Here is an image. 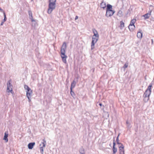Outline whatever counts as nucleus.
<instances>
[{"label":"nucleus","instance_id":"f8f14e48","mask_svg":"<svg viewBox=\"0 0 154 154\" xmlns=\"http://www.w3.org/2000/svg\"><path fill=\"white\" fill-rule=\"evenodd\" d=\"M35 142H31L29 143L28 144V148L29 149H32L34 146L35 145Z\"/></svg>","mask_w":154,"mask_h":154},{"label":"nucleus","instance_id":"473e14b6","mask_svg":"<svg viewBox=\"0 0 154 154\" xmlns=\"http://www.w3.org/2000/svg\"><path fill=\"white\" fill-rule=\"evenodd\" d=\"M0 11H1V12H3V14H4V12H5V11H4L3 9H1V8H0Z\"/></svg>","mask_w":154,"mask_h":154},{"label":"nucleus","instance_id":"2f4dec72","mask_svg":"<svg viewBox=\"0 0 154 154\" xmlns=\"http://www.w3.org/2000/svg\"><path fill=\"white\" fill-rule=\"evenodd\" d=\"M27 97L29 101V102H30L31 101V100L30 99V98L31 97V96H27Z\"/></svg>","mask_w":154,"mask_h":154},{"label":"nucleus","instance_id":"f3484780","mask_svg":"<svg viewBox=\"0 0 154 154\" xmlns=\"http://www.w3.org/2000/svg\"><path fill=\"white\" fill-rule=\"evenodd\" d=\"M106 11H110L112 10V6L110 4H107L106 5Z\"/></svg>","mask_w":154,"mask_h":154},{"label":"nucleus","instance_id":"aec40b11","mask_svg":"<svg viewBox=\"0 0 154 154\" xmlns=\"http://www.w3.org/2000/svg\"><path fill=\"white\" fill-rule=\"evenodd\" d=\"M93 32L94 34V36H99L98 34L97 31L95 29H92Z\"/></svg>","mask_w":154,"mask_h":154},{"label":"nucleus","instance_id":"a211bd4d","mask_svg":"<svg viewBox=\"0 0 154 154\" xmlns=\"http://www.w3.org/2000/svg\"><path fill=\"white\" fill-rule=\"evenodd\" d=\"M70 93L71 95L73 97V98L74 99H75L76 97L75 94L74 92H73V91L72 90V89H70Z\"/></svg>","mask_w":154,"mask_h":154},{"label":"nucleus","instance_id":"58836bf2","mask_svg":"<svg viewBox=\"0 0 154 154\" xmlns=\"http://www.w3.org/2000/svg\"><path fill=\"white\" fill-rule=\"evenodd\" d=\"M81 154H85V153H82Z\"/></svg>","mask_w":154,"mask_h":154},{"label":"nucleus","instance_id":"9b49d317","mask_svg":"<svg viewBox=\"0 0 154 154\" xmlns=\"http://www.w3.org/2000/svg\"><path fill=\"white\" fill-rule=\"evenodd\" d=\"M151 11H149L148 13L142 16L143 17H144V18L145 20L148 19L149 17L151 14Z\"/></svg>","mask_w":154,"mask_h":154},{"label":"nucleus","instance_id":"f03ea898","mask_svg":"<svg viewBox=\"0 0 154 154\" xmlns=\"http://www.w3.org/2000/svg\"><path fill=\"white\" fill-rule=\"evenodd\" d=\"M66 47V44L65 42H64L60 50L61 57L63 62L65 63H67L66 59L67 57V56L65 54Z\"/></svg>","mask_w":154,"mask_h":154},{"label":"nucleus","instance_id":"4c0bfd02","mask_svg":"<svg viewBox=\"0 0 154 154\" xmlns=\"http://www.w3.org/2000/svg\"><path fill=\"white\" fill-rule=\"evenodd\" d=\"M126 124H128V121H127L126 122Z\"/></svg>","mask_w":154,"mask_h":154},{"label":"nucleus","instance_id":"ea45409f","mask_svg":"<svg viewBox=\"0 0 154 154\" xmlns=\"http://www.w3.org/2000/svg\"><path fill=\"white\" fill-rule=\"evenodd\" d=\"M135 21H136V19H135Z\"/></svg>","mask_w":154,"mask_h":154},{"label":"nucleus","instance_id":"423d86ee","mask_svg":"<svg viewBox=\"0 0 154 154\" xmlns=\"http://www.w3.org/2000/svg\"><path fill=\"white\" fill-rule=\"evenodd\" d=\"M43 142L42 143V144L40 145V151L42 154H43L44 149L43 148L45 147L46 145V141L45 139L42 140Z\"/></svg>","mask_w":154,"mask_h":154},{"label":"nucleus","instance_id":"412c9836","mask_svg":"<svg viewBox=\"0 0 154 154\" xmlns=\"http://www.w3.org/2000/svg\"><path fill=\"white\" fill-rule=\"evenodd\" d=\"M135 23V19L134 18L133 20H132L130 23V24L129 26H130V27L131 26H135L134 25Z\"/></svg>","mask_w":154,"mask_h":154},{"label":"nucleus","instance_id":"ddd939ff","mask_svg":"<svg viewBox=\"0 0 154 154\" xmlns=\"http://www.w3.org/2000/svg\"><path fill=\"white\" fill-rule=\"evenodd\" d=\"M141 31L142 30H140V31L138 32L137 33V36L139 39L141 38L143 36V33Z\"/></svg>","mask_w":154,"mask_h":154},{"label":"nucleus","instance_id":"20e7f679","mask_svg":"<svg viewBox=\"0 0 154 154\" xmlns=\"http://www.w3.org/2000/svg\"><path fill=\"white\" fill-rule=\"evenodd\" d=\"M99 38V36H94V35L92 36L91 45V50H93L94 48L95 44L98 40Z\"/></svg>","mask_w":154,"mask_h":154},{"label":"nucleus","instance_id":"bb28decb","mask_svg":"<svg viewBox=\"0 0 154 154\" xmlns=\"http://www.w3.org/2000/svg\"><path fill=\"white\" fill-rule=\"evenodd\" d=\"M79 152L80 154L82 152L85 153L84 149L82 148L79 149Z\"/></svg>","mask_w":154,"mask_h":154},{"label":"nucleus","instance_id":"393cba45","mask_svg":"<svg viewBox=\"0 0 154 154\" xmlns=\"http://www.w3.org/2000/svg\"><path fill=\"white\" fill-rule=\"evenodd\" d=\"M120 25L121 27H124V23L122 21H120Z\"/></svg>","mask_w":154,"mask_h":154},{"label":"nucleus","instance_id":"f704fd0d","mask_svg":"<svg viewBox=\"0 0 154 154\" xmlns=\"http://www.w3.org/2000/svg\"><path fill=\"white\" fill-rule=\"evenodd\" d=\"M4 22H3V21H2V22H1V24H0L1 26H2V25H3V24Z\"/></svg>","mask_w":154,"mask_h":154},{"label":"nucleus","instance_id":"a878e982","mask_svg":"<svg viewBox=\"0 0 154 154\" xmlns=\"http://www.w3.org/2000/svg\"><path fill=\"white\" fill-rule=\"evenodd\" d=\"M4 19L3 20V22H5V21L7 20V17H6V14L5 12H4Z\"/></svg>","mask_w":154,"mask_h":154},{"label":"nucleus","instance_id":"6ab92c4d","mask_svg":"<svg viewBox=\"0 0 154 154\" xmlns=\"http://www.w3.org/2000/svg\"><path fill=\"white\" fill-rule=\"evenodd\" d=\"M120 134V133H119L118 134V136H117L116 139V141L117 142V143L118 144L120 145V146H122V145H123L122 143H119V136Z\"/></svg>","mask_w":154,"mask_h":154},{"label":"nucleus","instance_id":"f257e3e1","mask_svg":"<svg viewBox=\"0 0 154 154\" xmlns=\"http://www.w3.org/2000/svg\"><path fill=\"white\" fill-rule=\"evenodd\" d=\"M152 87V84L151 83L149 84L143 94V100L145 103L147 102L149 100V96L152 92L151 88Z\"/></svg>","mask_w":154,"mask_h":154},{"label":"nucleus","instance_id":"0eeeda50","mask_svg":"<svg viewBox=\"0 0 154 154\" xmlns=\"http://www.w3.org/2000/svg\"><path fill=\"white\" fill-rule=\"evenodd\" d=\"M115 12V11L114 10L106 11V16L107 17H110Z\"/></svg>","mask_w":154,"mask_h":154},{"label":"nucleus","instance_id":"c9c22d12","mask_svg":"<svg viewBox=\"0 0 154 154\" xmlns=\"http://www.w3.org/2000/svg\"><path fill=\"white\" fill-rule=\"evenodd\" d=\"M99 105L100 106H102V104L101 103H100L99 104Z\"/></svg>","mask_w":154,"mask_h":154},{"label":"nucleus","instance_id":"2eb2a0df","mask_svg":"<svg viewBox=\"0 0 154 154\" xmlns=\"http://www.w3.org/2000/svg\"><path fill=\"white\" fill-rule=\"evenodd\" d=\"M76 84V82L74 80H73L72 82L71 83L70 89L72 90V88H74Z\"/></svg>","mask_w":154,"mask_h":154},{"label":"nucleus","instance_id":"e433bc0d","mask_svg":"<svg viewBox=\"0 0 154 154\" xmlns=\"http://www.w3.org/2000/svg\"><path fill=\"white\" fill-rule=\"evenodd\" d=\"M152 44L153 43V40L152 39H151Z\"/></svg>","mask_w":154,"mask_h":154},{"label":"nucleus","instance_id":"4468645a","mask_svg":"<svg viewBox=\"0 0 154 154\" xmlns=\"http://www.w3.org/2000/svg\"><path fill=\"white\" fill-rule=\"evenodd\" d=\"M26 96H31V94L32 93V91L30 88L28 90L26 91Z\"/></svg>","mask_w":154,"mask_h":154},{"label":"nucleus","instance_id":"6e6552de","mask_svg":"<svg viewBox=\"0 0 154 154\" xmlns=\"http://www.w3.org/2000/svg\"><path fill=\"white\" fill-rule=\"evenodd\" d=\"M119 154H125L124 146L123 145L119 146Z\"/></svg>","mask_w":154,"mask_h":154},{"label":"nucleus","instance_id":"c756f323","mask_svg":"<svg viewBox=\"0 0 154 154\" xmlns=\"http://www.w3.org/2000/svg\"><path fill=\"white\" fill-rule=\"evenodd\" d=\"M128 66V64H126V63H125V65H124V66L123 67V68L124 69H125Z\"/></svg>","mask_w":154,"mask_h":154},{"label":"nucleus","instance_id":"7ed1b4c3","mask_svg":"<svg viewBox=\"0 0 154 154\" xmlns=\"http://www.w3.org/2000/svg\"><path fill=\"white\" fill-rule=\"evenodd\" d=\"M48 8V14H51L52 11L55 8L56 3L52 2H49Z\"/></svg>","mask_w":154,"mask_h":154},{"label":"nucleus","instance_id":"9d476101","mask_svg":"<svg viewBox=\"0 0 154 154\" xmlns=\"http://www.w3.org/2000/svg\"><path fill=\"white\" fill-rule=\"evenodd\" d=\"M28 14L29 15V18L31 20V21L32 22L35 21V20L33 19L32 14V11L30 10L29 11Z\"/></svg>","mask_w":154,"mask_h":154},{"label":"nucleus","instance_id":"39448f33","mask_svg":"<svg viewBox=\"0 0 154 154\" xmlns=\"http://www.w3.org/2000/svg\"><path fill=\"white\" fill-rule=\"evenodd\" d=\"M11 80H9L8 81L7 84V91L8 92H10L11 93H12L13 92L12 90V87L13 86L11 83Z\"/></svg>","mask_w":154,"mask_h":154},{"label":"nucleus","instance_id":"dca6fc26","mask_svg":"<svg viewBox=\"0 0 154 154\" xmlns=\"http://www.w3.org/2000/svg\"><path fill=\"white\" fill-rule=\"evenodd\" d=\"M8 132H5V135L3 139L5 140L6 142H7L8 141Z\"/></svg>","mask_w":154,"mask_h":154},{"label":"nucleus","instance_id":"7c9ffc66","mask_svg":"<svg viewBox=\"0 0 154 154\" xmlns=\"http://www.w3.org/2000/svg\"><path fill=\"white\" fill-rule=\"evenodd\" d=\"M56 0H49V2H52L54 3H56Z\"/></svg>","mask_w":154,"mask_h":154},{"label":"nucleus","instance_id":"5701e85b","mask_svg":"<svg viewBox=\"0 0 154 154\" xmlns=\"http://www.w3.org/2000/svg\"><path fill=\"white\" fill-rule=\"evenodd\" d=\"M128 27L129 30L131 32L133 31L135 29V26H132L130 27V26H129Z\"/></svg>","mask_w":154,"mask_h":154},{"label":"nucleus","instance_id":"72a5a7b5","mask_svg":"<svg viewBox=\"0 0 154 154\" xmlns=\"http://www.w3.org/2000/svg\"><path fill=\"white\" fill-rule=\"evenodd\" d=\"M78 18V16H76V17H75V20H77Z\"/></svg>","mask_w":154,"mask_h":154},{"label":"nucleus","instance_id":"c85d7f7f","mask_svg":"<svg viewBox=\"0 0 154 154\" xmlns=\"http://www.w3.org/2000/svg\"><path fill=\"white\" fill-rule=\"evenodd\" d=\"M149 9V11H152V10L153 9V6L152 5H150Z\"/></svg>","mask_w":154,"mask_h":154},{"label":"nucleus","instance_id":"4be33fe9","mask_svg":"<svg viewBox=\"0 0 154 154\" xmlns=\"http://www.w3.org/2000/svg\"><path fill=\"white\" fill-rule=\"evenodd\" d=\"M100 7L102 8H105L106 7V3L104 2H102L100 4Z\"/></svg>","mask_w":154,"mask_h":154},{"label":"nucleus","instance_id":"b1692460","mask_svg":"<svg viewBox=\"0 0 154 154\" xmlns=\"http://www.w3.org/2000/svg\"><path fill=\"white\" fill-rule=\"evenodd\" d=\"M117 15L119 17H122L123 16L122 12L121 10L118 11L117 13Z\"/></svg>","mask_w":154,"mask_h":154},{"label":"nucleus","instance_id":"1a4fd4ad","mask_svg":"<svg viewBox=\"0 0 154 154\" xmlns=\"http://www.w3.org/2000/svg\"><path fill=\"white\" fill-rule=\"evenodd\" d=\"M116 143L115 142V140L114 139L113 142V146L112 148V150H113V153L112 154H115V153L117 151V148L115 147Z\"/></svg>","mask_w":154,"mask_h":154},{"label":"nucleus","instance_id":"cd10ccee","mask_svg":"<svg viewBox=\"0 0 154 154\" xmlns=\"http://www.w3.org/2000/svg\"><path fill=\"white\" fill-rule=\"evenodd\" d=\"M24 88L26 90H29L30 88L28 86L26 85H24Z\"/></svg>","mask_w":154,"mask_h":154}]
</instances>
